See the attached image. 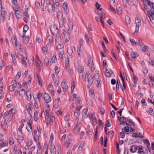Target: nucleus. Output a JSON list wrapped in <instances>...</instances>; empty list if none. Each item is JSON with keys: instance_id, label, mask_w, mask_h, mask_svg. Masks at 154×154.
Listing matches in <instances>:
<instances>
[{"instance_id": "nucleus-62", "label": "nucleus", "mask_w": 154, "mask_h": 154, "mask_svg": "<svg viewBox=\"0 0 154 154\" xmlns=\"http://www.w3.org/2000/svg\"><path fill=\"white\" fill-rule=\"evenodd\" d=\"M116 9L119 12V14H121L122 13V8L121 7H117Z\"/></svg>"}, {"instance_id": "nucleus-12", "label": "nucleus", "mask_w": 154, "mask_h": 154, "mask_svg": "<svg viewBox=\"0 0 154 154\" xmlns=\"http://www.w3.org/2000/svg\"><path fill=\"white\" fill-rule=\"evenodd\" d=\"M138 147V146H136V145H134L132 146L130 149V152H136L137 148Z\"/></svg>"}, {"instance_id": "nucleus-10", "label": "nucleus", "mask_w": 154, "mask_h": 154, "mask_svg": "<svg viewBox=\"0 0 154 154\" xmlns=\"http://www.w3.org/2000/svg\"><path fill=\"white\" fill-rule=\"evenodd\" d=\"M36 66L38 68H41L42 66V64H41V62L39 58L38 57L37 59L36 60Z\"/></svg>"}, {"instance_id": "nucleus-39", "label": "nucleus", "mask_w": 154, "mask_h": 154, "mask_svg": "<svg viewBox=\"0 0 154 154\" xmlns=\"http://www.w3.org/2000/svg\"><path fill=\"white\" fill-rule=\"evenodd\" d=\"M64 47V46L63 44H62L61 43H60L59 42L58 44V45H57V48L59 49H61L63 48Z\"/></svg>"}, {"instance_id": "nucleus-34", "label": "nucleus", "mask_w": 154, "mask_h": 154, "mask_svg": "<svg viewBox=\"0 0 154 154\" xmlns=\"http://www.w3.org/2000/svg\"><path fill=\"white\" fill-rule=\"evenodd\" d=\"M14 5V7H13V9L14 11H16V10H18V9L19 8V7L18 5L17 4V3L15 4H13Z\"/></svg>"}, {"instance_id": "nucleus-19", "label": "nucleus", "mask_w": 154, "mask_h": 154, "mask_svg": "<svg viewBox=\"0 0 154 154\" xmlns=\"http://www.w3.org/2000/svg\"><path fill=\"white\" fill-rule=\"evenodd\" d=\"M17 140L19 143H22L24 140V137L22 136L18 135L17 137Z\"/></svg>"}, {"instance_id": "nucleus-28", "label": "nucleus", "mask_w": 154, "mask_h": 154, "mask_svg": "<svg viewBox=\"0 0 154 154\" xmlns=\"http://www.w3.org/2000/svg\"><path fill=\"white\" fill-rule=\"evenodd\" d=\"M51 154H56V150L55 146H54V148L51 149Z\"/></svg>"}, {"instance_id": "nucleus-64", "label": "nucleus", "mask_w": 154, "mask_h": 154, "mask_svg": "<svg viewBox=\"0 0 154 154\" xmlns=\"http://www.w3.org/2000/svg\"><path fill=\"white\" fill-rule=\"evenodd\" d=\"M148 75L149 78L150 79V80L153 82H154V77L150 75Z\"/></svg>"}, {"instance_id": "nucleus-60", "label": "nucleus", "mask_w": 154, "mask_h": 154, "mask_svg": "<svg viewBox=\"0 0 154 154\" xmlns=\"http://www.w3.org/2000/svg\"><path fill=\"white\" fill-rule=\"evenodd\" d=\"M4 66V61L2 60L0 61V69L3 68Z\"/></svg>"}, {"instance_id": "nucleus-53", "label": "nucleus", "mask_w": 154, "mask_h": 154, "mask_svg": "<svg viewBox=\"0 0 154 154\" xmlns=\"http://www.w3.org/2000/svg\"><path fill=\"white\" fill-rule=\"evenodd\" d=\"M63 86V89L64 92H66L67 91L68 88V86L67 85H64Z\"/></svg>"}, {"instance_id": "nucleus-59", "label": "nucleus", "mask_w": 154, "mask_h": 154, "mask_svg": "<svg viewBox=\"0 0 154 154\" xmlns=\"http://www.w3.org/2000/svg\"><path fill=\"white\" fill-rule=\"evenodd\" d=\"M21 75V72H18L17 73V74L16 75L15 77L17 78V79H18L20 78Z\"/></svg>"}, {"instance_id": "nucleus-5", "label": "nucleus", "mask_w": 154, "mask_h": 154, "mask_svg": "<svg viewBox=\"0 0 154 154\" xmlns=\"http://www.w3.org/2000/svg\"><path fill=\"white\" fill-rule=\"evenodd\" d=\"M59 20V24L60 26L62 27L63 26L64 23L66 22V20L65 17H62Z\"/></svg>"}, {"instance_id": "nucleus-37", "label": "nucleus", "mask_w": 154, "mask_h": 154, "mask_svg": "<svg viewBox=\"0 0 154 154\" xmlns=\"http://www.w3.org/2000/svg\"><path fill=\"white\" fill-rule=\"evenodd\" d=\"M32 116L31 114H29V116L28 118V119L29 121V122L28 123H32Z\"/></svg>"}, {"instance_id": "nucleus-58", "label": "nucleus", "mask_w": 154, "mask_h": 154, "mask_svg": "<svg viewBox=\"0 0 154 154\" xmlns=\"http://www.w3.org/2000/svg\"><path fill=\"white\" fill-rule=\"evenodd\" d=\"M80 115V113L78 112L75 111L74 116L76 117V118H78Z\"/></svg>"}, {"instance_id": "nucleus-21", "label": "nucleus", "mask_w": 154, "mask_h": 154, "mask_svg": "<svg viewBox=\"0 0 154 154\" xmlns=\"http://www.w3.org/2000/svg\"><path fill=\"white\" fill-rule=\"evenodd\" d=\"M25 94V91L24 89H21L19 92V94L20 96L22 97L23 95Z\"/></svg>"}, {"instance_id": "nucleus-26", "label": "nucleus", "mask_w": 154, "mask_h": 154, "mask_svg": "<svg viewBox=\"0 0 154 154\" xmlns=\"http://www.w3.org/2000/svg\"><path fill=\"white\" fill-rule=\"evenodd\" d=\"M44 93H38L37 94V98L38 99V102H39L41 98L42 97Z\"/></svg>"}, {"instance_id": "nucleus-13", "label": "nucleus", "mask_w": 154, "mask_h": 154, "mask_svg": "<svg viewBox=\"0 0 154 154\" xmlns=\"http://www.w3.org/2000/svg\"><path fill=\"white\" fill-rule=\"evenodd\" d=\"M138 151L137 153L140 154H141L142 153H143L144 152L143 151V147L139 145L138 146Z\"/></svg>"}, {"instance_id": "nucleus-36", "label": "nucleus", "mask_w": 154, "mask_h": 154, "mask_svg": "<svg viewBox=\"0 0 154 154\" xmlns=\"http://www.w3.org/2000/svg\"><path fill=\"white\" fill-rule=\"evenodd\" d=\"M57 59L56 58V55L54 54L51 59V60L52 61V63H53L54 62H55L57 61Z\"/></svg>"}, {"instance_id": "nucleus-31", "label": "nucleus", "mask_w": 154, "mask_h": 154, "mask_svg": "<svg viewBox=\"0 0 154 154\" xmlns=\"http://www.w3.org/2000/svg\"><path fill=\"white\" fill-rule=\"evenodd\" d=\"M55 115L54 113L51 114L50 117V121L53 122L55 120Z\"/></svg>"}, {"instance_id": "nucleus-16", "label": "nucleus", "mask_w": 154, "mask_h": 154, "mask_svg": "<svg viewBox=\"0 0 154 154\" xmlns=\"http://www.w3.org/2000/svg\"><path fill=\"white\" fill-rule=\"evenodd\" d=\"M15 12V14L16 17L20 19L21 18L22 15L20 14V11L19 10H16V11H14Z\"/></svg>"}, {"instance_id": "nucleus-56", "label": "nucleus", "mask_w": 154, "mask_h": 154, "mask_svg": "<svg viewBox=\"0 0 154 154\" xmlns=\"http://www.w3.org/2000/svg\"><path fill=\"white\" fill-rule=\"evenodd\" d=\"M27 11H25L23 13V15L24 16V17H29V16L28 14L27 10L28 8L27 9Z\"/></svg>"}, {"instance_id": "nucleus-20", "label": "nucleus", "mask_w": 154, "mask_h": 154, "mask_svg": "<svg viewBox=\"0 0 154 154\" xmlns=\"http://www.w3.org/2000/svg\"><path fill=\"white\" fill-rule=\"evenodd\" d=\"M23 59H21V62L23 64H24L25 67H26V61L27 60V58L23 56Z\"/></svg>"}, {"instance_id": "nucleus-11", "label": "nucleus", "mask_w": 154, "mask_h": 154, "mask_svg": "<svg viewBox=\"0 0 154 154\" xmlns=\"http://www.w3.org/2000/svg\"><path fill=\"white\" fill-rule=\"evenodd\" d=\"M31 82V80H29L25 82L24 81L23 83V87H25L26 88H28V85H30Z\"/></svg>"}, {"instance_id": "nucleus-32", "label": "nucleus", "mask_w": 154, "mask_h": 154, "mask_svg": "<svg viewBox=\"0 0 154 154\" xmlns=\"http://www.w3.org/2000/svg\"><path fill=\"white\" fill-rule=\"evenodd\" d=\"M8 142H3L0 143V147H1L2 148L8 145Z\"/></svg>"}, {"instance_id": "nucleus-29", "label": "nucleus", "mask_w": 154, "mask_h": 154, "mask_svg": "<svg viewBox=\"0 0 154 154\" xmlns=\"http://www.w3.org/2000/svg\"><path fill=\"white\" fill-rule=\"evenodd\" d=\"M61 40V37L59 34L56 35L55 41L57 42H60Z\"/></svg>"}, {"instance_id": "nucleus-1", "label": "nucleus", "mask_w": 154, "mask_h": 154, "mask_svg": "<svg viewBox=\"0 0 154 154\" xmlns=\"http://www.w3.org/2000/svg\"><path fill=\"white\" fill-rule=\"evenodd\" d=\"M135 24H136V26L135 27V31L134 32V33H137L138 32L139 26L141 24V20L139 19L137 17L136 18Z\"/></svg>"}, {"instance_id": "nucleus-46", "label": "nucleus", "mask_w": 154, "mask_h": 154, "mask_svg": "<svg viewBox=\"0 0 154 154\" xmlns=\"http://www.w3.org/2000/svg\"><path fill=\"white\" fill-rule=\"evenodd\" d=\"M11 39H14V40H15V44L16 45V46H17V38L16 37V36L15 35H13Z\"/></svg>"}, {"instance_id": "nucleus-7", "label": "nucleus", "mask_w": 154, "mask_h": 154, "mask_svg": "<svg viewBox=\"0 0 154 154\" xmlns=\"http://www.w3.org/2000/svg\"><path fill=\"white\" fill-rule=\"evenodd\" d=\"M46 8L48 11L50 12H54L55 10L53 8V5L52 4L48 5L47 6Z\"/></svg>"}, {"instance_id": "nucleus-49", "label": "nucleus", "mask_w": 154, "mask_h": 154, "mask_svg": "<svg viewBox=\"0 0 154 154\" xmlns=\"http://www.w3.org/2000/svg\"><path fill=\"white\" fill-rule=\"evenodd\" d=\"M97 127L96 128L94 136V140L95 141L97 139Z\"/></svg>"}, {"instance_id": "nucleus-30", "label": "nucleus", "mask_w": 154, "mask_h": 154, "mask_svg": "<svg viewBox=\"0 0 154 154\" xmlns=\"http://www.w3.org/2000/svg\"><path fill=\"white\" fill-rule=\"evenodd\" d=\"M150 0H149V2H148V5L151 8V11L152 10V9H154V6H153L154 3L152 2H150Z\"/></svg>"}, {"instance_id": "nucleus-54", "label": "nucleus", "mask_w": 154, "mask_h": 154, "mask_svg": "<svg viewBox=\"0 0 154 154\" xmlns=\"http://www.w3.org/2000/svg\"><path fill=\"white\" fill-rule=\"evenodd\" d=\"M88 109L85 108L82 111V115L83 116H84L85 115H86L88 112Z\"/></svg>"}, {"instance_id": "nucleus-3", "label": "nucleus", "mask_w": 154, "mask_h": 154, "mask_svg": "<svg viewBox=\"0 0 154 154\" xmlns=\"http://www.w3.org/2000/svg\"><path fill=\"white\" fill-rule=\"evenodd\" d=\"M147 15L149 18L150 20L152 21V20H154V9H152V11H150L149 10H147Z\"/></svg>"}, {"instance_id": "nucleus-18", "label": "nucleus", "mask_w": 154, "mask_h": 154, "mask_svg": "<svg viewBox=\"0 0 154 154\" xmlns=\"http://www.w3.org/2000/svg\"><path fill=\"white\" fill-rule=\"evenodd\" d=\"M34 99H35V98H34ZM34 100V105L36 107L37 109H39L41 106L40 104L38 103V102L36 100Z\"/></svg>"}, {"instance_id": "nucleus-52", "label": "nucleus", "mask_w": 154, "mask_h": 154, "mask_svg": "<svg viewBox=\"0 0 154 154\" xmlns=\"http://www.w3.org/2000/svg\"><path fill=\"white\" fill-rule=\"evenodd\" d=\"M136 94L137 96L140 95V97H142L143 96V94L142 93H140L138 90L136 92Z\"/></svg>"}, {"instance_id": "nucleus-63", "label": "nucleus", "mask_w": 154, "mask_h": 154, "mask_svg": "<svg viewBox=\"0 0 154 154\" xmlns=\"http://www.w3.org/2000/svg\"><path fill=\"white\" fill-rule=\"evenodd\" d=\"M93 124L95 125L97 123V121L96 117L94 116V118L93 119Z\"/></svg>"}, {"instance_id": "nucleus-35", "label": "nucleus", "mask_w": 154, "mask_h": 154, "mask_svg": "<svg viewBox=\"0 0 154 154\" xmlns=\"http://www.w3.org/2000/svg\"><path fill=\"white\" fill-rule=\"evenodd\" d=\"M47 40H48L50 43H52L53 42V37L51 35H49L47 37Z\"/></svg>"}, {"instance_id": "nucleus-42", "label": "nucleus", "mask_w": 154, "mask_h": 154, "mask_svg": "<svg viewBox=\"0 0 154 154\" xmlns=\"http://www.w3.org/2000/svg\"><path fill=\"white\" fill-rule=\"evenodd\" d=\"M49 60H48V59L47 58H45L44 59V63L45 65L46 66H48L49 63Z\"/></svg>"}, {"instance_id": "nucleus-41", "label": "nucleus", "mask_w": 154, "mask_h": 154, "mask_svg": "<svg viewBox=\"0 0 154 154\" xmlns=\"http://www.w3.org/2000/svg\"><path fill=\"white\" fill-rule=\"evenodd\" d=\"M42 50L43 54L45 55H46L47 53V51L46 47H43L42 48Z\"/></svg>"}, {"instance_id": "nucleus-2", "label": "nucleus", "mask_w": 154, "mask_h": 154, "mask_svg": "<svg viewBox=\"0 0 154 154\" xmlns=\"http://www.w3.org/2000/svg\"><path fill=\"white\" fill-rule=\"evenodd\" d=\"M43 94V95L42 96V97L45 101V102L47 103L50 102L51 100L50 95L46 93H44Z\"/></svg>"}, {"instance_id": "nucleus-23", "label": "nucleus", "mask_w": 154, "mask_h": 154, "mask_svg": "<svg viewBox=\"0 0 154 154\" xmlns=\"http://www.w3.org/2000/svg\"><path fill=\"white\" fill-rule=\"evenodd\" d=\"M94 81V79L92 77H90L88 79V85L91 86L92 84Z\"/></svg>"}, {"instance_id": "nucleus-45", "label": "nucleus", "mask_w": 154, "mask_h": 154, "mask_svg": "<svg viewBox=\"0 0 154 154\" xmlns=\"http://www.w3.org/2000/svg\"><path fill=\"white\" fill-rule=\"evenodd\" d=\"M14 140L13 137L10 138L9 139V143L11 145H12L14 143Z\"/></svg>"}, {"instance_id": "nucleus-48", "label": "nucleus", "mask_w": 154, "mask_h": 154, "mask_svg": "<svg viewBox=\"0 0 154 154\" xmlns=\"http://www.w3.org/2000/svg\"><path fill=\"white\" fill-rule=\"evenodd\" d=\"M11 56L12 58L13 62L14 63H15V60H16V57H17L16 55V54H11Z\"/></svg>"}, {"instance_id": "nucleus-27", "label": "nucleus", "mask_w": 154, "mask_h": 154, "mask_svg": "<svg viewBox=\"0 0 154 154\" xmlns=\"http://www.w3.org/2000/svg\"><path fill=\"white\" fill-rule=\"evenodd\" d=\"M15 87V85L14 84L11 85H10L9 87V90L11 91H14V88L16 87Z\"/></svg>"}, {"instance_id": "nucleus-8", "label": "nucleus", "mask_w": 154, "mask_h": 154, "mask_svg": "<svg viewBox=\"0 0 154 154\" xmlns=\"http://www.w3.org/2000/svg\"><path fill=\"white\" fill-rule=\"evenodd\" d=\"M31 91L29 90L26 91V95L27 97V100L28 101L30 100H31Z\"/></svg>"}, {"instance_id": "nucleus-6", "label": "nucleus", "mask_w": 154, "mask_h": 154, "mask_svg": "<svg viewBox=\"0 0 154 154\" xmlns=\"http://www.w3.org/2000/svg\"><path fill=\"white\" fill-rule=\"evenodd\" d=\"M112 73H113V71L110 69L108 68L106 69V76L109 77L111 76Z\"/></svg>"}, {"instance_id": "nucleus-40", "label": "nucleus", "mask_w": 154, "mask_h": 154, "mask_svg": "<svg viewBox=\"0 0 154 154\" xmlns=\"http://www.w3.org/2000/svg\"><path fill=\"white\" fill-rule=\"evenodd\" d=\"M57 18L58 19L63 17V14L62 12H58L57 15Z\"/></svg>"}, {"instance_id": "nucleus-44", "label": "nucleus", "mask_w": 154, "mask_h": 154, "mask_svg": "<svg viewBox=\"0 0 154 154\" xmlns=\"http://www.w3.org/2000/svg\"><path fill=\"white\" fill-rule=\"evenodd\" d=\"M99 109L101 114L103 115L105 112V109L103 108H101L100 106Z\"/></svg>"}, {"instance_id": "nucleus-43", "label": "nucleus", "mask_w": 154, "mask_h": 154, "mask_svg": "<svg viewBox=\"0 0 154 154\" xmlns=\"http://www.w3.org/2000/svg\"><path fill=\"white\" fill-rule=\"evenodd\" d=\"M64 54L63 51L60 52L59 54V58L61 59L62 60H63V55Z\"/></svg>"}, {"instance_id": "nucleus-57", "label": "nucleus", "mask_w": 154, "mask_h": 154, "mask_svg": "<svg viewBox=\"0 0 154 154\" xmlns=\"http://www.w3.org/2000/svg\"><path fill=\"white\" fill-rule=\"evenodd\" d=\"M23 126H24V125L23 124H21L20 125V127H19V128L18 129V130L21 133H22V131L21 129L23 128Z\"/></svg>"}, {"instance_id": "nucleus-14", "label": "nucleus", "mask_w": 154, "mask_h": 154, "mask_svg": "<svg viewBox=\"0 0 154 154\" xmlns=\"http://www.w3.org/2000/svg\"><path fill=\"white\" fill-rule=\"evenodd\" d=\"M67 52L69 56L72 55L73 52V49L71 47L68 48L67 49Z\"/></svg>"}, {"instance_id": "nucleus-33", "label": "nucleus", "mask_w": 154, "mask_h": 154, "mask_svg": "<svg viewBox=\"0 0 154 154\" xmlns=\"http://www.w3.org/2000/svg\"><path fill=\"white\" fill-rule=\"evenodd\" d=\"M77 51L79 55L81 56L83 55V53L82 51L81 50V47H80V48H77Z\"/></svg>"}, {"instance_id": "nucleus-38", "label": "nucleus", "mask_w": 154, "mask_h": 154, "mask_svg": "<svg viewBox=\"0 0 154 154\" xmlns=\"http://www.w3.org/2000/svg\"><path fill=\"white\" fill-rule=\"evenodd\" d=\"M136 43L138 44L139 45L141 46H143L144 45L141 40L140 39H138L136 41Z\"/></svg>"}, {"instance_id": "nucleus-50", "label": "nucleus", "mask_w": 154, "mask_h": 154, "mask_svg": "<svg viewBox=\"0 0 154 154\" xmlns=\"http://www.w3.org/2000/svg\"><path fill=\"white\" fill-rule=\"evenodd\" d=\"M95 6L100 11H101L102 10V8H100V7L101 6V5L100 4H98L97 2H96Z\"/></svg>"}, {"instance_id": "nucleus-47", "label": "nucleus", "mask_w": 154, "mask_h": 154, "mask_svg": "<svg viewBox=\"0 0 154 154\" xmlns=\"http://www.w3.org/2000/svg\"><path fill=\"white\" fill-rule=\"evenodd\" d=\"M29 37L26 36V37L23 40L24 43L26 44H27L29 41Z\"/></svg>"}, {"instance_id": "nucleus-4", "label": "nucleus", "mask_w": 154, "mask_h": 154, "mask_svg": "<svg viewBox=\"0 0 154 154\" xmlns=\"http://www.w3.org/2000/svg\"><path fill=\"white\" fill-rule=\"evenodd\" d=\"M63 8L64 9V11L65 13L68 14L69 12V9L67 6V2H64L62 5Z\"/></svg>"}, {"instance_id": "nucleus-9", "label": "nucleus", "mask_w": 154, "mask_h": 154, "mask_svg": "<svg viewBox=\"0 0 154 154\" xmlns=\"http://www.w3.org/2000/svg\"><path fill=\"white\" fill-rule=\"evenodd\" d=\"M85 37L86 39V41L88 43L89 42L91 41V38L90 37V35H89V33L87 32V33L86 32L85 35Z\"/></svg>"}, {"instance_id": "nucleus-17", "label": "nucleus", "mask_w": 154, "mask_h": 154, "mask_svg": "<svg viewBox=\"0 0 154 154\" xmlns=\"http://www.w3.org/2000/svg\"><path fill=\"white\" fill-rule=\"evenodd\" d=\"M84 70V67L81 65H79L78 68V70L79 72L82 73Z\"/></svg>"}, {"instance_id": "nucleus-61", "label": "nucleus", "mask_w": 154, "mask_h": 154, "mask_svg": "<svg viewBox=\"0 0 154 154\" xmlns=\"http://www.w3.org/2000/svg\"><path fill=\"white\" fill-rule=\"evenodd\" d=\"M149 62L150 64L154 67V60H152L151 59H149Z\"/></svg>"}, {"instance_id": "nucleus-51", "label": "nucleus", "mask_w": 154, "mask_h": 154, "mask_svg": "<svg viewBox=\"0 0 154 154\" xmlns=\"http://www.w3.org/2000/svg\"><path fill=\"white\" fill-rule=\"evenodd\" d=\"M130 42H131V44L134 45H136V42L134 40V39H130Z\"/></svg>"}, {"instance_id": "nucleus-15", "label": "nucleus", "mask_w": 154, "mask_h": 154, "mask_svg": "<svg viewBox=\"0 0 154 154\" xmlns=\"http://www.w3.org/2000/svg\"><path fill=\"white\" fill-rule=\"evenodd\" d=\"M125 23L127 25H128L131 23V19L130 17L128 16L125 17Z\"/></svg>"}, {"instance_id": "nucleus-22", "label": "nucleus", "mask_w": 154, "mask_h": 154, "mask_svg": "<svg viewBox=\"0 0 154 154\" xmlns=\"http://www.w3.org/2000/svg\"><path fill=\"white\" fill-rule=\"evenodd\" d=\"M132 137H140L141 138H143V137L142 136H140V133H139V135H138L137 133L136 132L134 133L132 135Z\"/></svg>"}, {"instance_id": "nucleus-25", "label": "nucleus", "mask_w": 154, "mask_h": 154, "mask_svg": "<svg viewBox=\"0 0 154 154\" xmlns=\"http://www.w3.org/2000/svg\"><path fill=\"white\" fill-rule=\"evenodd\" d=\"M85 144L84 141L82 142L79 146V149L80 150H82L83 148L85 146Z\"/></svg>"}, {"instance_id": "nucleus-55", "label": "nucleus", "mask_w": 154, "mask_h": 154, "mask_svg": "<svg viewBox=\"0 0 154 154\" xmlns=\"http://www.w3.org/2000/svg\"><path fill=\"white\" fill-rule=\"evenodd\" d=\"M89 94L91 96H92L93 95H94V91L92 90H90L89 91Z\"/></svg>"}, {"instance_id": "nucleus-24", "label": "nucleus", "mask_w": 154, "mask_h": 154, "mask_svg": "<svg viewBox=\"0 0 154 154\" xmlns=\"http://www.w3.org/2000/svg\"><path fill=\"white\" fill-rule=\"evenodd\" d=\"M131 56L132 58H133L134 59L138 56V55L136 52H132L131 54Z\"/></svg>"}]
</instances>
